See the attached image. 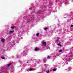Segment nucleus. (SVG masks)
I'll return each instance as SVG.
<instances>
[{"label": "nucleus", "instance_id": "nucleus-10", "mask_svg": "<svg viewBox=\"0 0 73 73\" xmlns=\"http://www.w3.org/2000/svg\"><path fill=\"white\" fill-rule=\"evenodd\" d=\"M46 29H48V28H45L44 29V30L45 31H46Z\"/></svg>", "mask_w": 73, "mask_h": 73}, {"label": "nucleus", "instance_id": "nucleus-17", "mask_svg": "<svg viewBox=\"0 0 73 73\" xmlns=\"http://www.w3.org/2000/svg\"><path fill=\"white\" fill-rule=\"evenodd\" d=\"M43 61H46V60L45 59H44Z\"/></svg>", "mask_w": 73, "mask_h": 73}, {"label": "nucleus", "instance_id": "nucleus-3", "mask_svg": "<svg viewBox=\"0 0 73 73\" xmlns=\"http://www.w3.org/2000/svg\"><path fill=\"white\" fill-rule=\"evenodd\" d=\"M13 32H14V31H10L8 33V34H9V33H13Z\"/></svg>", "mask_w": 73, "mask_h": 73}, {"label": "nucleus", "instance_id": "nucleus-8", "mask_svg": "<svg viewBox=\"0 0 73 73\" xmlns=\"http://www.w3.org/2000/svg\"><path fill=\"white\" fill-rule=\"evenodd\" d=\"M62 50H59V52H62Z\"/></svg>", "mask_w": 73, "mask_h": 73}, {"label": "nucleus", "instance_id": "nucleus-16", "mask_svg": "<svg viewBox=\"0 0 73 73\" xmlns=\"http://www.w3.org/2000/svg\"><path fill=\"white\" fill-rule=\"evenodd\" d=\"M30 70L31 71H32V69L31 68H30Z\"/></svg>", "mask_w": 73, "mask_h": 73}, {"label": "nucleus", "instance_id": "nucleus-6", "mask_svg": "<svg viewBox=\"0 0 73 73\" xmlns=\"http://www.w3.org/2000/svg\"><path fill=\"white\" fill-rule=\"evenodd\" d=\"M40 35V33H38L36 34V36H38V35Z\"/></svg>", "mask_w": 73, "mask_h": 73}, {"label": "nucleus", "instance_id": "nucleus-18", "mask_svg": "<svg viewBox=\"0 0 73 73\" xmlns=\"http://www.w3.org/2000/svg\"><path fill=\"white\" fill-rule=\"evenodd\" d=\"M71 27H73V25H71Z\"/></svg>", "mask_w": 73, "mask_h": 73}, {"label": "nucleus", "instance_id": "nucleus-4", "mask_svg": "<svg viewBox=\"0 0 73 73\" xmlns=\"http://www.w3.org/2000/svg\"><path fill=\"white\" fill-rule=\"evenodd\" d=\"M42 44H43V45H46V42H42Z\"/></svg>", "mask_w": 73, "mask_h": 73}, {"label": "nucleus", "instance_id": "nucleus-11", "mask_svg": "<svg viewBox=\"0 0 73 73\" xmlns=\"http://www.w3.org/2000/svg\"><path fill=\"white\" fill-rule=\"evenodd\" d=\"M56 70V69L55 68L53 69V71H55Z\"/></svg>", "mask_w": 73, "mask_h": 73}, {"label": "nucleus", "instance_id": "nucleus-9", "mask_svg": "<svg viewBox=\"0 0 73 73\" xmlns=\"http://www.w3.org/2000/svg\"><path fill=\"white\" fill-rule=\"evenodd\" d=\"M47 73H49V70H48L46 72Z\"/></svg>", "mask_w": 73, "mask_h": 73}, {"label": "nucleus", "instance_id": "nucleus-5", "mask_svg": "<svg viewBox=\"0 0 73 73\" xmlns=\"http://www.w3.org/2000/svg\"><path fill=\"white\" fill-rule=\"evenodd\" d=\"M37 50H38V48H35L34 49L35 51H37Z\"/></svg>", "mask_w": 73, "mask_h": 73}, {"label": "nucleus", "instance_id": "nucleus-14", "mask_svg": "<svg viewBox=\"0 0 73 73\" xmlns=\"http://www.w3.org/2000/svg\"><path fill=\"white\" fill-rule=\"evenodd\" d=\"M57 42H59L60 41V40H58L56 41Z\"/></svg>", "mask_w": 73, "mask_h": 73}, {"label": "nucleus", "instance_id": "nucleus-12", "mask_svg": "<svg viewBox=\"0 0 73 73\" xmlns=\"http://www.w3.org/2000/svg\"><path fill=\"white\" fill-rule=\"evenodd\" d=\"M1 58H2V59H5V57H1Z\"/></svg>", "mask_w": 73, "mask_h": 73}, {"label": "nucleus", "instance_id": "nucleus-15", "mask_svg": "<svg viewBox=\"0 0 73 73\" xmlns=\"http://www.w3.org/2000/svg\"><path fill=\"white\" fill-rule=\"evenodd\" d=\"M11 29H14V27H12L11 28Z\"/></svg>", "mask_w": 73, "mask_h": 73}, {"label": "nucleus", "instance_id": "nucleus-20", "mask_svg": "<svg viewBox=\"0 0 73 73\" xmlns=\"http://www.w3.org/2000/svg\"><path fill=\"white\" fill-rule=\"evenodd\" d=\"M28 62H27V63H28Z\"/></svg>", "mask_w": 73, "mask_h": 73}, {"label": "nucleus", "instance_id": "nucleus-2", "mask_svg": "<svg viewBox=\"0 0 73 73\" xmlns=\"http://www.w3.org/2000/svg\"><path fill=\"white\" fill-rule=\"evenodd\" d=\"M11 65H12V63H10L9 64H7V66L9 67V66H11Z\"/></svg>", "mask_w": 73, "mask_h": 73}, {"label": "nucleus", "instance_id": "nucleus-7", "mask_svg": "<svg viewBox=\"0 0 73 73\" xmlns=\"http://www.w3.org/2000/svg\"><path fill=\"white\" fill-rule=\"evenodd\" d=\"M58 46H61V44H60V43H58Z\"/></svg>", "mask_w": 73, "mask_h": 73}, {"label": "nucleus", "instance_id": "nucleus-13", "mask_svg": "<svg viewBox=\"0 0 73 73\" xmlns=\"http://www.w3.org/2000/svg\"><path fill=\"white\" fill-rule=\"evenodd\" d=\"M47 58H50V56H47Z\"/></svg>", "mask_w": 73, "mask_h": 73}, {"label": "nucleus", "instance_id": "nucleus-19", "mask_svg": "<svg viewBox=\"0 0 73 73\" xmlns=\"http://www.w3.org/2000/svg\"><path fill=\"white\" fill-rule=\"evenodd\" d=\"M45 65H46V64H44V66H45Z\"/></svg>", "mask_w": 73, "mask_h": 73}, {"label": "nucleus", "instance_id": "nucleus-1", "mask_svg": "<svg viewBox=\"0 0 73 73\" xmlns=\"http://www.w3.org/2000/svg\"><path fill=\"white\" fill-rule=\"evenodd\" d=\"M5 41V39L3 38L1 39V42H4Z\"/></svg>", "mask_w": 73, "mask_h": 73}]
</instances>
